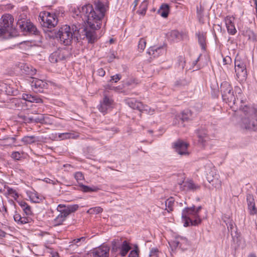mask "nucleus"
Returning a JSON list of instances; mask_svg holds the SVG:
<instances>
[{
  "label": "nucleus",
  "instance_id": "nucleus-1",
  "mask_svg": "<svg viewBox=\"0 0 257 257\" xmlns=\"http://www.w3.org/2000/svg\"><path fill=\"white\" fill-rule=\"evenodd\" d=\"M94 6V8L90 4L85 5L80 10L81 17H83V19L87 23V27L81 28L80 25L78 26L73 25L71 28L66 25L59 29L57 37L64 45L70 44L73 35L77 33H83L89 43H93L96 40L95 31L100 28L101 20L104 16L108 5L104 4L100 1H95Z\"/></svg>",
  "mask_w": 257,
  "mask_h": 257
},
{
  "label": "nucleus",
  "instance_id": "nucleus-2",
  "mask_svg": "<svg viewBox=\"0 0 257 257\" xmlns=\"http://www.w3.org/2000/svg\"><path fill=\"white\" fill-rule=\"evenodd\" d=\"M201 206L195 208V206L187 207L183 210L182 213V219L184 226L187 227L191 225H197L201 222L199 213Z\"/></svg>",
  "mask_w": 257,
  "mask_h": 257
},
{
  "label": "nucleus",
  "instance_id": "nucleus-3",
  "mask_svg": "<svg viewBox=\"0 0 257 257\" xmlns=\"http://www.w3.org/2000/svg\"><path fill=\"white\" fill-rule=\"evenodd\" d=\"M14 18L10 14L2 16L0 20V38L8 39L11 38L15 31Z\"/></svg>",
  "mask_w": 257,
  "mask_h": 257
},
{
  "label": "nucleus",
  "instance_id": "nucleus-4",
  "mask_svg": "<svg viewBox=\"0 0 257 257\" xmlns=\"http://www.w3.org/2000/svg\"><path fill=\"white\" fill-rule=\"evenodd\" d=\"M220 91L223 101L227 103L230 107H232L235 103L236 99L229 83L227 81L223 82L220 86Z\"/></svg>",
  "mask_w": 257,
  "mask_h": 257
},
{
  "label": "nucleus",
  "instance_id": "nucleus-5",
  "mask_svg": "<svg viewBox=\"0 0 257 257\" xmlns=\"http://www.w3.org/2000/svg\"><path fill=\"white\" fill-rule=\"evenodd\" d=\"M234 69L236 79L239 81L245 80L247 77L246 64L244 60L236 57L234 61Z\"/></svg>",
  "mask_w": 257,
  "mask_h": 257
},
{
  "label": "nucleus",
  "instance_id": "nucleus-6",
  "mask_svg": "<svg viewBox=\"0 0 257 257\" xmlns=\"http://www.w3.org/2000/svg\"><path fill=\"white\" fill-rule=\"evenodd\" d=\"M40 18L43 22L44 27L48 28L55 27L58 24V18L55 14H51L49 12L40 13Z\"/></svg>",
  "mask_w": 257,
  "mask_h": 257
},
{
  "label": "nucleus",
  "instance_id": "nucleus-7",
  "mask_svg": "<svg viewBox=\"0 0 257 257\" xmlns=\"http://www.w3.org/2000/svg\"><path fill=\"white\" fill-rule=\"evenodd\" d=\"M206 179L213 187L217 189L221 187V181L219 175L216 173L214 168L210 169V171L206 173Z\"/></svg>",
  "mask_w": 257,
  "mask_h": 257
},
{
  "label": "nucleus",
  "instance_id": "nucleus-8",
  "mask_svg": "<svg viewBox=\"0 0 257 257\" xmlns=\"http://www.w3.org/2000/svg\"><path fill=\"white\" fill-rule=\"evenodd\" d=\"M17 25L24 32H29L34 34H36L37 33L36 27L31 22L25 19H18Z\"/></svg>",
  "mask_w": 257,
  "mask_h": 257
},
{
  "label": "nucleus",
  "instance_id": "nucleus-9",
  "mask_svg": "<svg viewBox=\"0 0 257 257\" xmlns=\"http://www.w3.org/2000/svg\"><path fill=\"white\" fill-rule=\"evenodd\" d=\"M77 204L68 205L59 204L57 207V210L66 218L72 213L74 212L78 209Z\"/></svg>",
  "mask_w": 257,
  "mask_h": 257
},
{
  "label": "nucleus",
  "instance_id": "nucleus-10",
  "mask_svg": "<svg viewBox=\"0 0 257 257\" xmlns=\"http://www.w3.org/2000/svg\"><path fill=\"white\" fill-rule=\"evenodd\" d=\"M127 103L130 107L133 109H138L141 111H146L150 114H152L154 112L153 109H152L147 105H143L141 102L138 101L135 99H128Z\"/></svg>",
  "mask_w": 257,
  "mask_h": 257
},
{
  "label": "nucleus",
  "instance_id": "nucleus-11",
  "mask_svg": "<svg viewBox=\"0 0 257 257\" xmlns=\"http://www.w3.org/2000/svg\"><path fill=\"white\" fill-rule=\"evenodd\" d=\"M241 126L246 130L257 131V119L253 116L244 117L241 120Z\"/></svg>",
  "mask_w": 257,
  "mask_h": 257
},
{
  "label": "nucleus",
  "instance_id": "nucleus-12",
  "mask_svg": "<svg viewBox=\"0 0 257 257\" xmlns=\"http://www.w3.org/2000/svg\"><path fill=\"white\" fill-rule=\"evenodd\" d=\"M188 144L182 141L178 140L174 143V148L175 151L180 155H188Z\"/></svg>",
  "mask_w": 257,
  "mask_h": 257
},
{
  "label": "nucleus",
  "instance_id": "nucleus-13",
  "mask_svg": "<svg viewBox=\"0 0 257 257\" xmlns=\"http://www.w3.org/2000/svg\"><path fill=\"white\" fill-rule=\"evenodd\" d=\"M109 251V247L106 245H102L91 251L89 255L93 257H108Z\"/></svg>",
  "mask_w": 257,
  "mask_h": 257
},
{
  "label": "nucleus",
  "instance_id": "nucleus-14",
  "mask_svg": "<svg viewBox=\"0 0 257 257\" xmlns=\"http://www.w3.org/2000/svg\"><path fill=\"white\" fill-rule=\"evenodd\" d=\"M31 85L32 89L36 92H42L44 88L47 87V83L44 81L37 79L33 78L31 81Z\"/></svg>",
  "mask_w": 257,
  "mask_h": 257
},
{
  "label": "nucleus",
  "instance_id": "nucleus-15",
  "mask_svg": "<svg viewBox=\"0 0 257 257\" xmlns=\"http://www.w3.org/2000/svg\"><path fill=\"white\" fill-rule=\"evenodd\" d=\"M196 134L198 138V143L202 146H204L206 143L209 140L207 131L204 128L198 129L196 131Z\"/></svg>",
  "mask_w": 257,
  "mask_h": 257
},
{
  "label": "nucleus",
  "instance_id": "nucleus-16",
  "mask_svg": "<svg viewBox=\"0 0 257 257\" xmlns=\"http://www.w3.org/2000/svg\"><path fill=\"white\" fill-rule=\"evenodd\" d=\"M112 102V100L105 94L102 101L100 102L98 106L99 110L103 113H106L107 110L111 107Z\"/></svg>",
  "mask_w": 257,
  "mask_h": 257
},
{
  "label": "nucleus",
  "instance_id": "nucleus-17",
  "mask_svg": "<svg viewBox=\"0 0 257 257\" xmlns=\"http://www.w3.org/2000/svg\"><path fill=\"white\" fill-rule=\"evenodd\" d=\"M165 51V49L163 47H151L149 48L147 53L151 56V58H156L161 55H162Z\"/></svg>",
  "mask_w": 257,
  "mask_h": 257
},
{
  "label": "nucleus",
  "instance_id": "nucleus-18",
  "mask_svg": "<svg viewBox=\"0 0 257 257\" xmlns=\"http://www.w3.org/2000/svg\"><path fill=\"white\" fill-rule=\"evenodd\" d=\"M64 59V56L60 50L52 53L49 57V60L51 63H56Z\"/></svg>",
  "mask_w": 257,
  "mask_h": 257
},
{
  "label": "nucleus",
  "instance_id": "nucleus-19",
  "mask_svg": "<svg viewBox=\"0 0 257 257\" xmlns=\"http://www.w3.org/2000/svg\"><path fill=\"white\" fill-rule=\"evenodd\" d=\"M240 109L243 113L244 117L254 116L256 112V110L253 107L246 105L243 106H241Z\"/></svg>",
  "mask_w": 257,
  "mask_h": 257
},
{
  "label": "nucleus",
  "instance_id": "nucleus-20",
  "mask_svg": "<svg viewBox=\"0 0 257 257\" xmlns=\"http://www.w3.org/2000/svg\"><path fill=\"white\" fill-rule=\"evenodd\" d=\"M14 219L19 225H23L30 222L31 218L29 217H22L19 213H16L14 215Z\"/></svg>",
  "mask_w": 257,
  "mask_h": 257
},
{
  "label": "nucleus",
  "instance_id": "nucleus-21",
  "mask_svg": "<svg viewBox=\"0 0 257 257\" xmlns=\"http://www.w3.org/2000/svg\"><path fill=\"white\" fill-rule=\"evenodd\" d=\"M178 118L181 119L183 122L189 121L192 119V113L189 110H184L181 115L177 116Z\"/></svg>",
  "mask_w": 257,
  "mask_h": 257
},
{
  "label": "nucleus",
  "instance_id": "nucleus-22",
  "mask_svg": "<svg viewBox=\"0 0 257 257\" xmlns=\"http://www.w3.org/2000/svg\"><path fill=\"white\" fill-rule=\"evenodd\" d=\"M22 98L30 102H36V103H42L43 101L40 97H37L36 96L32 95L29 94L24 93L22 95Z\"/></svg>",
  "mask_w": 257,
  "mask_h": 257
},
{
  "label": "nucleus",
  "instance_id": "nucleus-23",
  "mask_svg": "<svg viewBox=\"0 0 257 257\" xmlns=\"http://www.w3.org/2000/svg\"><path fill=\"white\" fill-rule=\"evenodd\" d=\"M29 197L32 202L36 203H40L44 199L42 195L35 191L31 192L29 194Z\"/></svg>",
  "mask_w": 257,
  "mask_h": 257
},
{
  "label": "nucleus",
  "instance_id": "nucleus-24",
  "mask_svg": "<svg viewBox=\"0 0 257 257\" xmlns=\"http://www.w3.org/2000/svg\"><path fill=\"white\" fill-rule=\"evenodd\" d=\"M184 190L189 191H196L200 189V186L194 183L192 181L184 182Z\"/></svg>",
  "mask_w": 257,
  "mask_h": 257
},
{
  "label": "nucleus",
  "instance_id": "nucleus-25",
  "mask_svg": "<svg viewBox=\"0 0 257 257\" xmlns=\"http://www.w3.org/2000/svg\"><path fill=\"white\" fill-rule=\"evenodd\" d=\"M18 204L27 215L29 216L32 214L33 212L31 207L25 201L22 200L18 201Z\"/></svg>",
  "mask_w": 257,
  "mask_h": 257
},
{
  "label": "nucleus",
  "instance_id": "nucleus-26",
  "mask_svg": "<svg viewBox=\"0 0 257 257\" xmlns=\"http://www.w3.org/2000/svg\"><path fill=\"white\" fill-rule=\"evenodd\" d=\"M38 137L35 136H26L24 137L21 141L23 143L24 145H27L35 143L39 141Z\"/></svg>",
  "mask_w": 257,
  "mask_h": 257
},
{
  "label": "nucleus",
  "instance_id": "nucleus-27",
  "mask_svg": "<svg viewBox=\"0 0 257 257\" xmlns=\"http://www.w3.org/2000/svg\"><path fill=\"white\" fill-rule=\"evenodd\" d=\"M167 37L170 41H175L180 39L181 34L178 31L173 30L167 33Z\"/></svg>",
  "mask_w": 257,
  "mask_h": 257
},
{
  "label": "nucleus",
  "instance_id": "nucleus-28",
  "mask_svg": "<svg viewBox=\"0 0 257 257\" xmlns=\"http://www.w3.org/2000/svg\"><path fill=\"white\" fill-rule=\"evenodd\" d=\"M5 188L6 189V192H5L6 196L12 197L15 200L19 197V194L16 190L8 186H5Z\"/></svg>",
  "mask_w": 257,
  "mask_h": 257
},
{
  "label": "nucleus",
  "instance_id": "nucleus-29",
  "mask_svg": "<svg viewBox=\"0 0 257 257\" xmlns=\"http://www.w3.org/2000/svg\"><path fill=\"white\" fill-rule=\"evenodd\" d=\"M131 247L130 244L124 240L122 242V244L120 246V254L122 256H124L127 253L128 251L131 249Z\"/></svg>",
  "mask_w": 257,
  "mask_h": 257
},
{
  "label": "nucleus",
  "instance_id": "nucleus-30",
  "mask_svg": "<svg viewBox=\"0 0 257 257\" xmlns=\"http://www.w3.org/2000/svg\"><path fill=\"white\" fill-rule=\"evenodd\" d=\"M223 220L227 226L228 231H230L232 234L233 231H235V226L233 221L232 219H230L229 217L226 216H224Z\"/></svg>",
  "mask_w": 257,
  "mask_h": 257
},
{
  "label": "nucleus",
  "instance_id": "nucleus-31",
  "mask_svg": "<svg viewBox=\"0 0 257 257\" xmlns=\"http://www.w3.org/2000/svg\"><path fill=\"white\" fill-rule=\"evenodd\" d=\"M169 13V7L167 4H163L159 10L158 13L163 18H167Z\"/></svg>",
  "mask_w": 257,
  "mask_h": 257
},
{
  "label": "nucleus",
  "instance_id": "nucleus-32",
  "mask_svg": "<svg viewBox=\"0 0 257 257\" xmlns=\"http://www.w3.org/2000/svg\"><path fill=\"white\" fill-rule=\"evenodd\" d=\"M148 0H144L141 3L137 13L140 15H145L148 8Z\"/></svg>",
  "mask_w": 257,
  "mask_h": 257
},
{
  "label": "nucleus",
  "instance_id": "nucleus-33",
  "mask_svg": "<svg viewBox=\"0 0 257 257\" xmlns=\"http://www.w3.org/2000/svg\"><path fill=\"white\" fill-rule=\"evenodd\" d=\"M175 200L173 197H170L165 201L166 210L170 212L173 210Z\"/></svg>",
  "mask_w": 257,
  "mask_h": 257
},
{
  "label": "nucleus",
  "instance_id": "nucleus-34",
  "mask_svg": "<svg viewBox=\"0 0 257 257\" xmlns=\"http://www.w3.org/2000/svg\"><path fill=\"white\" fill-rule=\"evenodd\" d=\"M206 35L203 33H199L198 34V40L201 48L203 50L205 49L206 47Z\"/></svg>",
  "mask_w": 257,
  "mask_h": 257
},
{
  "label": "nucleus",
  "instance_id": "nucleus-35",
  "mask_svg": "<svg viewBox=\"0 0 257 257\" xmlns=\"http://www.w3.org/2000/svg\"><path fill=\"white\" fill-rule=\"evenodd\" d=\"M20 68L21 70H22V72L26 74L33 75L35 74L36 71V69H34V70L30 69L28 65L25 64H22L20 65Z\"/></svg>",
  "mask_w": 257,
  "mask_h": 257
},
{
  "label": "nucleus",
  "instance_id": "nucleus-36",
  "mask_svg": "<svg viewBox=\"0 0 257 257\" xmlns=\"http://www.w3.org/2000/svg\"><path fill=\"white\" fill-rule=\"evenodd\" d=\"M76 136L74 134L71 133H64L59 134L58 138L60 140H63L69 139H74Z\"/></svg>",
  "mask_w": 257,
  "mask_h": 257
},
{
  "label": "nucleus",
  "instance_id": "nucleus-37",
  "mask_svg": "<svg viewBox=\"0 0 257 257\" xmlns=\"http://www.w3.org/2000/svg\"><path fill=\"white\" fill-rule=\"evenodd\" d=\"M81 190L84 192H96L99 190V188L96 186L89 187L84 185L80 186Z\"/></svg>",
  "mask_w": 257,
  "mask_h": 257
},
{
  "label": "nucleus",
  "instance_id": "nucleus-38",
  "mask_svg": "<svg viewBox=\"0 0 257 257\" xmlns=\"http://www.w3.org/2000/svg\"><path fill=\"white\" fill-rule=\"evenodd\" d=\"M169 243L173 249H175L177 247H180L179 236H176L173 240L169 242Z\"/></svg>",
  "mask_w": 257,
  "mask_h": 257
},
{
  "label": "nucleus",
  "instance_id": "nucleus-39",
  "mask_svg": "<svg viewBox=\"0 0 257 257\" xmlns=\"http://www.w3.org/2000/svg\"><path fill=\"white\" fill-rule=\"evenodd\" d=\"M66 219V218L65 217L59 213L54 219V223L55 225H59L62 224Z\"/></svg>",
  "mask_w": 257,
  "mask_h": 257
},
{
  "label": "nucleus",
  "instance_id": "nucleus-40",
  "mask_svg": "<svg viewBox=\"0 0 257 257\" xmlns=\"http://www.w3.org/2000/svg\"><path fill=\"white\" fill-rule=\"evenodd\" d=\"M102 211L103 209L101 207L99 206H97L90 208L87 211V213L91 214H97L102 212Z\"/></svg>",
  "mask_w": 257,
  "mask_h": 257
},
{
  "label": "nucleus",
  "instance_id": "nucleus-41",
  "mask_svg": "<svg viewBox=\"0 0 257 257\" xmlns=\"http://www.w3.org/2000/svg\"><path fill=\"white\" fill-rule=\"evenodd\" d=\"M179 240L180 243V248H184L187 245V239L185 237L179 236Z\"/></svg>",
  "mask_w": 257,
  "mask_h": 257
},
{
  "label": "nucleus",
  "instance_id": "nucleus-42",
  "mask_svg": "<svg viewBox=\"0 0 257 257\" xmlns=\"http://www.w3.org/2000/svg\"><path fill=\"white\" fill-rule=\"evenodd\" d=\"M160 251L157 248H152L149 253V257H159Z\"/></svg>",
  "mask_w": 257,
  "mask_h": 257
},
{
  "label": "nucleus",
  "instance_id": "nucleus-43",
  "mask_svg": "<svg viewBox=\"0 0 257 257\" xmlns=\"http://www.w3.org/2000/svg\"><path fill=\"white\" fill-rule=\"evenodd\" d=\"M85 240V237H81L79 238L75 239L72 240L71 242V245H76L77 246H79L81 244V243L84 242Z\"/></svg>",
  "mask_w": 257,
  "mask_h": 257
},
{
  "label": "nucleus",
  "instance_id": "nucleus-44",
  "mask_svg": "<svg viewBox=\"0 0 257 257\" xmlns=\"http://www.w3.org/2000/svg\"><path fill=\"white\" fill-rule=\"evenodd\" d=\"M224 21H225V25H226V27H228V26H230V25L234 24V23H233L234 18L232 17H231L229 16H227L225 18Z\"/></svg>",
  "mask_w": 257,
  "mask_h": 257
},
{
  "label": "nucleus",
  "instance_id": "nucleus-45",
  "mask_svg": "<svg viewBox=\"0 0 257 257\" xmlns=\"http://www.w3.org/2000/svg\"><path fill=\"white\" fill-rule=\"evenodd\" d=\"M226 28L228 33L230 35H234L237 32L234 24L230 26H228V27H226Z\"/></svg>",
  "mask_w": 257,
  "mask_h": 257
},
{
  "label": "nucleus",
  "instance_id": "nucleus-46",
  "mask_svg": "<svg viewBox=\"0 0 257 257\" xmlns=\"http://www.w3.org/2000/svg\"><path fill=\"white\" fill-rule=\"evenodd\" d=\"M246 200L248 206H249L250 205L255 203L253 196L252 195L248 194L246 196Z\"/></svg>",
  "mask_w": 257,
  "mask_h": 257
},
{
  "label": "nucleus",
  "instance_id": "nucleus-47",
  "mask_svg": "<svg viewBox=\"0 0 257 257\" xmlns=\"http://www.w3.org/2000/svg\"><path fill=\"white\" fill-rule=\"evenodd\" d=\"M146 40L144 39H141L138 44V48L139 49L143 51L146 47Z\"/></svg>",
  "mask_w": 257,
  "mask_h": 257
},
{
  "label": "nucleus",
  "instance_id": "nucleus-48",
  "mask_svg": "<svg viewBox=\"0 0 257 257\" xmlns=\"http://www.w3.org/2000/svg\"><path fill=\"white\" fill-rule=\"evenodd\" d=\"M249 213L251 215H254L257 213V208L255 207V203L248 206Z\"/></svg>",
  "mask_w": 257,
  "mask_h": 257
},
{
  "label": "nucleus",
  "instance_id": "nucleus-49",
  "mask_svg": "<svg viewBox=\"0 0 257 257\" xmlns=\"http://www.w3.org/2000/svg\"><path fill=\"white\" fill-rule=\"evenodd\" d=\"M11 157L16 160H19L22 158V155L19 152H14L11 155Z\"/></svg>",
  "mask_w": 257,
  "mask_h": 257
},
{
  "label": "nucleus",
  "instance_id": "nucleus-50",
  "mask_svg": "<svg viewBox=\"0 0 257 257\" xmlns=\"http://www.w3.org/2000/svg\"><path fill=\"white\" fill-rule=\"evenodd\" d=\"M74 177L77 181H82L84 179V177L82 173L80 172H76L75 174Z\"/></svg>",
  "mask_w": 257,
  "mask_h": 257
},
{
  "label": "nucleus",
  "instance_id": "nucleus-51",
  "mask_svg": "<svg viewBox=\"0 0 257 257\" xmlns=\"http://www.w3.org/2000/svg\"><path fill=\"white\" fill-rule=\"evenodd\" d=\"M121 75L119 74H117L115 75L112 76L111 77V79L110 80V81H114V82H117L118 81H119L121 79Z\"/></svg>",
  "mask_w": 257,
  "mask_h": 257
},
{
  "label": "nucleus",
  "instance_id": "nucleus-52",
  "mask_svg": "<svg viewBox=\"0 0 257 257\" xmlns=\"http://www.w3.org/2000/svg\"><path fill=\"white\" fill-rule=\"evenodd\" d=\"M118 248L120 249V246H118L116 244L115 241H113L112 243V252H116L118 249Z\"/></svg>",
  "mask_w": 257,
  "mask_h": 257
},
{
  "label": "nucleus",
  "instance_id": "nucleus-53",
  "mask_svg": "<svg viewBox=\"0 0 257 257\" xmlns=\"http://www.w3.org/2000/svg\"><path fill=\"white\" fill-rule=\"evenodd\" d=\"M30 120L32 122H42V121L44 120L43 118H39V117H36L35 118H29Z\"/></svg>",
  "mask_w": 257,
  "mask_h": 257
},
{
  "label": "nucleus",
  "instance_id": "nucleus-54",
  "mask_svg": "<svg viewBox=\"0 0 257 257\" xmlns=\"http://www.w3.org/2000/svg\"><path fill=\"white\" fill-rule=\"evenodd\" d=\"M138 251L136 250H133L130 253L128 257H138Z\"/></svg>",
  "mask_w": 257,
  "mask_h": 257
},
{
  "label": "nucleus",
  "instance_id": "nucleus-55",
  "mask_svg": "<svg viewBox=\"0 0 257 257\" xmlns=\"http://www.w3.org/2000/svg\"><path fill=\"white\" fill-rule=\"evenodd\" d=\"M97 73H98V74L100 76H101V77H103L105 75V71L104 70V69L102 68H100L99 69H98L97 70Z\"/></svg>",
  "mask_w": 257,
  "mask_h": 257
},
{
  "label": "nucleus",
  "instance_id": "nucleus-56",
  "mask_svg": "<svg viewBox=\"0 0 257 257\" xmlns=\"http://www.w3.org/2000/svg\"><path fill=\"white\" fill-rule=\"evenodd\" d=\"M6 90V93L9 95H13L14 92L13 91H11L10 90L11 88L10 86L8 87L7 86H6L5 87Z\"/></svg>",
  "mask_w": 257,
  "mask_h": 257
},
{
  "label": "nucleus",
  "instance_id": "nucleus-57",
  "mask_svg": "<svg viewBox=\"0 0 257 257\" xmlns=\"http://www.w3.org/2000/svg\"><path fill=\"white\" fill-rule=\"evenodd\" d=\"M0 211L1 212H5L7 211V209L6 207L4 205V204L0 205Z\"/></svg>",
  "mask_w": 257,
  "mask_h": 257
},
{
  "label": "nucleus",
  "instance_id": "nucleus-58",
  "mask_svg": "<svg viewBox=\"0 0 257 257\" xmlns=\"http://www.w3.org/2000/svg\"><path fill=\"white\" fill-rule=\"evenodd\" d=\"M116 88L114 87H112L111 86H110L109 85H107L105 86V89H110V90H115Z\"/></svg>",
  "mask_w": 257,
  "mask_h": 257
},
{
  "label": "nucleus",
  "instance_id": "nucleus-59",
  "mask_svg": "<svg viewBox=\"0 0 257 257\" xmlns=\"http://www.w3.org/2000/svg\"><path fill=\"white\" fill-rule=\"evenodd\" d=\"M5 235L6 233L4 231L0 229V237H5Z\"/></svg>",
  "mask_w": 257,
  "mask_h": 257
},
{
  "label": "nucleus",
  "instance_id": "nucleus-60",
  "mask_svg": "<svg viewBox=\"0 0 257 257\" xmlns=\"http://www.w3.org/2000/svg\"><path fill=\"white\" fill-rule=\"evenodd\" d=\"M140 0H135L134 2V8H136V7L137 6L138 4V2Z\"/></svg>",
  "mask_w": 257,
  "mask_h": 257
},
{
  "label": "nucleus",
  "instance_id": "nucleus-61",
  "mask_svg": "<svg viewBox=\"0 0 257 257\" xmlns=\"http://www.w3.org/2000/svg\"><path fill=\"white\" fill-rule=\"evenodd\" d=\"M248 257H256V255L253 253H251L248 255Z\"/></svg>",
  "mask_w": 257,
  "mask_h": 257
},
{
  "label": "nucleus",
  "instance_id": "nucleus-62",
  "mask_svg": "<svg viewBox=\"0 0 257 257\" xmlns=\"http://www.w3.org/2000/svg\"><path fill=\"white\" fill-rule=\"evenodd\" d=\"M227 59H230V58L229 57H226V58H225L223 59V61L226 63L225 62H226V61L227 60Z\"/></svg>",
  "mask_w": 257,
  "mask_h": 257
},
{
  "label": "nucleus",
  "instance_id": "nucleus-63",
  "mask_svg": "<svg viewBox=\"0 0 257 257\" xmlns=\"http://www.w3.org/2000/svg\"><path fill=\"white\" fill-rule=\"evenodd\" d=\"M45 182H46L47 183H50V181H51L50 179L48 178H45Z\"/></svg>",
  "mask_w": 257,
  "mask_h": 257
},
{
  "label": "nucleus",
  "instance_id": "nucleus-64",
  "mask_svg": "<svg viewBox=\"0 0 257 257\" xmlns=\"http://www.w3.org/2000/svg\"><path fill=\"white\" fill-rule=\"evenodd\" d=\"M11 139L14 142H15L16 141V138L15 137H13V138H11Z\"/></svg>",
  "mask_w": 257,
  "mask_h": 257
}]
</instances>
